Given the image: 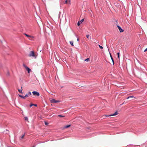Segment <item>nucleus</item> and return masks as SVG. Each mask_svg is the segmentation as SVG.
Here are the masks:
<instances>
[{
	"label": "nucleus",
	"instance_id": "11",
	"mask_svg": "<svg viewBox=\"0 0 147 147\" xmlns=\"http://www.w3.org/2000/svg\"><path fill=\"white\" fill-rule=\"evenodd\" d=\"M70 125H67L66 126H65L64 127V128H68L70 126Z\"/></svg>",
	"mask_w": 147,
	"mask_h": 147
},
{
	"label": "nucleus",
	"instance_id": "32",
	"mask_svg": "<svg viewBox=\"0 0 147 147\" xmlns=\"http://www.w3.org/2000/svg\"><path fill=\"white\" fill-rule=\"evenodd\" d=\"M33 147H35L34 146Z\"/></svg>",
	"mask_w": 147,
	"mask_h": 147
},
{
	"label": "nucleus",
	"instance_id": "9",
	"mask_svg": "<svg viewBox=\"0 0 147 147\" xmlns=\"http://www.w3.org/2000/svg\"><path fill=\"white\" fill-rule=\"evenodd\" d=\"M22 87H21V89H19L18 90V92L20 93H21L22 94H23V92H22Z\"/></svg>",
	"mask_w": 147,
	"mask_h": 147
},
{
	"label": "nucleus",
	"instance_id": "13",
	"mask_svg": "<svg viewBox=\"0 0 147 147\" xmlns=\"http://www.w3.org/2000/svg\"><path fill=\"white\" fill-rule=\"evenodd\" d=\"M32 106H35V107H36L37 106V105L36 104H31L30 105V107H32Z\"/></svg>",
	"mask_w": 147,
	"mask_h": 147
},
{
	"label": "nucleus",
	"instance_id": "18",
	"mask_svg": "<svg viewBox=\"0 0 147 147\" xmlns=\"http://www.w3.org/2000/svg\"><path fill=\"white\" fill-rule=\"evenodd\" d=\"M117 56L118 57V58L119 59H120V57H119L120 53L119 52L117 53Z\"/></svg>",
	"mask_w": 147,
	"mask_h": 147
},
{
	"label": "nucleus",
	"instance_id": "30",
	"mask_svg": "<svg viewBox=\"0 0 147 147\" xmlns=\"http://www.w3.org/2000/svg\"><path fill=\"white\" fill-rule=\"evenodd\" d=\"M124 103H123L122 104H121V105H122V104H123Z\"/></svg>",
	"mask_w": 147,
	"mask_h": 147
},
{
	"label": "nucleus",
	"instance_id": "10",
	"mask_svg": "<svg viewBox=\"0 0 147 147\" xmlns=\"http://www.w3.org/2000/svg\"><path fill=\"white\" fill-rule=\"evenodd\" d=\"M110 56H111V59L112 61V62H113V65H114V60H113V59L112 56V55H111V53H110Z\"/></svg>",
	"mask_w": 147,
	"mask_h": 147
},
{
	"label": "nucleus",
	"instance_id": "14",
	"mask_svg": "<svg viewBox=\"0 0 147 147\" xmlns=\"http://www.w3.org/2000/svg\"><path fill=\"white\" fill-rule=\"evenodd\" d=\"M69 43L72 46H74L73 42L72 41H70Z\"/></svg>",
	"mask_w": 147,
	"mask_h": 147
},
{
	"label": "nucleus",
	"instance_id": "16",
	"mask_svg": "<svg viewBox=\"0 0 147 147\" xmlns=\"http://www.w3.org/2000/svg\"><path fill=\"white\" fill-rule=\"evenodd\" d=\"M135 98L134 96H129L128 97H127V99H128L129 98Z\"/></svg>",
	"mask_w": 147,
	"mask_h": 147
},
{
	"label": "nucleus",
	"instance_id": "17",
	"mask_svg": "<svg viewBox=\"0 0 147 147\" xmlns=\"http://www.w3.org/2000/svg\"><path fill=\"white\" fill-rule=\"evenodd\" d=\"M25 133H24L23 135H22L20 138V140H22L23 139L25 135Z\"/></svg>",
	"mask_w": 147,
	"mask_h": 147
},
{
	"label": "nucleus",
	"instance_id": "2",
	"mask_svg": "<svg viewBox=\"0 0 147 147\" xmlns=\"http://www.w3.org/2000/svg\"><path fill=\"white\" fill-rule=\"evenodd\" d=\"M23 66L26 69V70L28 71V73H30V71H31V69L28 67H27L25 64H23Z\"/></svg>",
	"mask_w": 147,
	"mask_h": 147
},
{
	"label": "nucleus",
	"instance_id": "26",
	"mask_svg": "<svg viewBox=\"0 0 147 147\" xmlns=\"http://www.w3.org/2000/svg\"><path fill=\"white\" fill-rule=\"evenodd\" d=\"M89 35H86V37H87V38H89Z\"/></svg>",
	"mask_w": 147,
	"mask_h": 147
},
{
	"label": "nucleus",
	"instance_id": "3",
	"mask_svg": "<svg viewBox=\"0 0 147 147\" xmlns=\"http://www.w3.org/2000/svg\"><path fill=\"white\" fill-rule=\"evenodd\" d=\"M32 93L34 96H39L40 95L39 92L37 91H33L32 92Z\"/></svg>",
	"mask_w": 147,
	"mask_h": 147
},
{
	"label": "nucleus",
	"instance_id": "12",
	"mask_svg": "<svg viewBox=\"0 0 147 147\" xmlns=\"http://www.w3.org/2000/svg\"><path fill=\"white\" fill-rule=\"evenodd\" d=\"M19 96L20 97L23 99H25V96H23L22 95H20V94H19Z\"/></svg>",
	"mask_w": 147,
	"mask_h": 147
},
{
	"label": "nucleus",
	"instance_id": "23",
	"mask_svg": "<svg viewBox=\"0 0 147 147\" xmlns=\"http://www.w3.org/2000/svg\"><path fill=\"white\" fill-rule=\"evenodd\" d=\"M25 120H28V118L27 117H24Z\"/></svg>",
	"mask_w": 147,
	"mask_h": 147
},
{
	"label": "nucleus",
	"instance_id": "7",
	"mask_svg": "<svg viewBox=\"0 0 147 147\" xmlns=\"http://www.w3.org/2000/svg\"><path fill=\"white\" fill-rule=\"evenodd\" d=\"M31 95V92H29L28 94H26L25 96V97H28L29 96H30Z\"/></svg>",
	"mask_w": 147,
	"mask_h": 147
},
{
	"label": "nucleus",
	"instance_id": "31",
	"mask_svg": "<svg viewBox=\"0 0 147 147\" xmlns=\"http://www.w3.org/2000/svg\"><path fill=\"white\" fill-rule=\"evenodd\" d=\"M33 147H35L34 146Z\"/></svg>",
	"mask_w": 147,
	"mask_h": 147
},
{
	"label": "nucleus",
	"instance_id": "22",
	"mask_svg": "<svg viewBox=\"0 0 147 147\" xmlns=\"http://www.w3.org/2000/svg\"><path fill=\"white\" fill-rule=\"evenodd\" d=\"M99 46V47H100V48L101 49H102L103 48V47H102V46L100 45H98Z\"/></svg>",
	"mask_w": 147,
	"mask_h": 147
},
{
	"label": "nucleus",
	"instance_id": "8",
	"mask_svg": "<svg viewBox=\"0 0 147 147\" xmlns=\"http://www.w3.org/2000/svg\"><path fill=\"white\" fill-rule=\"evenodd\" d=\"M24 34V35H25L26 36H27V37H30V38H34V37L33 36H31L30 35H29L28 34H27L25 33Z\"/></svg>",
	"mask_w": 147,
	"mask_h": 147
},
{
	"label": "nucleus",
	"instance_id": "28",
	"mask_svg": "<svg viewBox=\"0 0 147 147\" xmlns=\"http://www.w3.org/2000/svg\"><path fill=\"white\" fill-rule=\"evenodd\" d=\"M147 51V48L144 50V52H145Z\"/></svg>",
	"mask_w": 147,
	"mask_h": 147
},
{
	"label": "nucleus",
	"instance_id": "5",
	"mask_svg": "<svg viewBox=\"0 0 147 147\" xmlns=\"http://www.w3.org/2000/svg\"><path fill=\"white\" fill-rule=\"evenodd\" d=\"M51 103H57V102H60V101L59 100H56L55 99H52L51 100Z\"/></svg>",
	"mask_w": 147,
	"mask_h": 147
},
{
	"label": "nucleus",
	"instance_id": "1",
	"mask_svg": "<svg viewBox=\"0 0 147 147\" xmlns=\"http://www.w3.org/2000/svg\"><path fill=\"white\" fill-rule=\"evenodd\" d=\"M28 56L30 57H34L35 58H36V56L34 52L33 51H30Z\"/></svg>",
	"mask_w": 147,
	"mask_h": 147
},
{
	"label": "nucleus",
	"instance_id": "15",
	"mask_svg": "<svg viewBox=\"0 0 147 147\" xmlns=\"http://www.w3.org/2000/svg\"><path fill=\"white\" fill-rule=\"evenodd\" d=\"M82 23H81V22L79 21H78L77 23V25L78 26H79Z\"/></svg>",
	"mask_w": 147,
	"mask_h": 147
},
{
	"label": "nucleus",
	"instance_id": "21",
	"mask_svg": "<svg viewBox=\"0 0 147 147\" xmlns=\"http://www.w3.org/2000/svg\"><path fill=\"white\" fill-rule=\"evenodd\" d=\"M58 116L60 117H65L64 116L62 115H58Z\"/></svg>",
	"mask_w": 147,
	"mask_h": 147
},
{
	"label": "nucleus",
	"instance_id": "6",
	"mask_svg": "<svg viewBox=\"0 0 147 147\" xmlns=\"http://www.w3.org/2000/svg\"><path fill=\"white\" fill-rule=\"evenodd\" d=\"M117 27L119 29V31L120 32H123L124 31V30L122 29V28H121L120 26L119 25L117 26Z\"/></svg>",
	"mask_w": 147,
	"mask_h": 147
},
{
	"label": "nucleus",
	"instance_id": "24",
	"mask_svg": "<svg viewBox=\"0 0 147 147\" xmlns=\"http://www.w3.org/2000/svg\"><path fill=\"white\" fill-rule=\"evenodd\" d=\"M84 20V19H82L81 21H80L81 22V23H82L83 22Z\"/></svg>",
	"mask_w": 147,
	"mask_h": 147
},
{
	"label": "nucleus",
	"instance_id": "27",
	"mask_svg": "<svg viewBox=\"0 0 147 147\" xmlns=\"http://www.w3.org/2000/svg\"><path fill=\"white\" fill-rule=\"evenodd\" d=\"M61 14V12H59V18L60 17V14Z\"/></svg>",
	"mask_w": 147,
	"mask_h": 147
},
{
	"label": "nucleus",
	"instance_id": "29",
	"mask_svg": "<svg viewBox=\"0 0 147 147\" xmlns=\"http://www.w3.org/2000/svg\"><path fill=\"white\" fill-rule=\"evenodd\" d=\"M78 41H79V39L78 38H77V40Z\"/></svg>",
	"mask_w": 147,
	"mask_h": 147
},
{
	"label": "nucleus",
	"instance_id": "19",
	"mask_svg": "<svg viewBox=\"0 0 147 147\" xmlns=\"http://www.w3.org/2000/svg\"><path fill=\"white\" fill-rule=\"evenodd\" d=\"M44 122L45 125H47L49 124V123L46 121H45Z\"/></svg>",
	"mask_w": 147,
	"mask_h": 147
},
{
	"label": "nucleus",
	"instance_id": "25",
	"mask_svg": "<svg viewBox=\"0 0 147 147\" xmlns=\"http://www.w3.org/2000/svg\"><path fill=\"white\" fill-rule=\"evenodd\" d=\"M67 0H66L65 2L64 3H66V4H67Z\"/></svg>",
	"mask_w": 147,
	"mask_h": 147
},
{
	"label": "nucleus",
	"instance_id": "20",
	"mask_svg": "<svg viewBox=\"0 0 147 147\" xmlns=\"http://www.w3.org/2000/svg\"><path fill=\"white\" fill-rule=\"evenodd\" d=\"M89 60V58H87L85 60V61H88Z\"/></svg>",
	"mask_w": 147,
	"mask_h": 147
},
{
	"label": "nucleus",
	"instance_id": "4",
	"mask_svg": "<svg viewBox=\"0 0 147 147\" xmlns=\"http://www.w3.org/2000/svg\"><path fill=\"white\" fill-rule=\"evenodd\" d=\"M118 114V113L117 111L115 112V113H114V114H111L109 115H105V116H107V117H109V116H115L116 115H117Z\"/></svg>",
	"mask_w": 147,
	"mask_h": 147
}]
</instances>
